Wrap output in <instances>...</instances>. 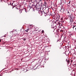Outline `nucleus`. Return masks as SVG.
<instances>
[{
    "mask_svg": "<svg viewBox=\"0 0 76 76\" xmlns=\"http://www.w3.org/2000/svg\"><path fill=\"white\" fill-rule=\"evenodd\" d=\"M72 18H73L72 17H70V18L71 19H72Z\"/></svg>",
    "mask_w": 76,
    "mask_h": 76,
    "instance_id": "nucleus-15",
    "label": "nucleus"
},
{
    "mask_svg": "<svg viewBox=\"0 0 76 76\" xmlns=\"http://www.w3.org/2000/svg\"><path fill=\"white\" fill-rule=\"evenodd\" d=\"M60 18H60V15H58V16L56 17V20L57 21V22H60Z\"/></svg>",
    "mask_w": 76,
    "mask_h": 76,
    "instance_id": "nucleus-1",
    "label": "nucleus"
},
{
    "mask_svg": "<svg viewBox=\"0 0 76 76\" xmlns=\"http://www.w3.org/2000/svg\"><path fill=\"white\" fill-rule=\"evenodd\" d=\"M76 10L75 9V8H72V12H74V10Z\"/></svg>",
    "mask_w": 76,
    "mask_h": 76,
    "instance_id": "nucleus-6",
    "label": "nucleus"
},
{
    "mask_svg": "<svg viewBox=\"0 0 76 76\" xmlns=\"http://www.w3.org/2000/svg\"><path fill=\"white\" fill-rule=\"evenodd\" d=\"M61 20H63V18H61Z\"/></svg>",
    "mask_w": 76,
    "mask_h": 76,
    "instance_id": "nucleus-13",
    "label": "nucleus"
},
{
    "mask_svg": "<svg viewBox=\"0 0 76 76\" xmlns=\"http://www.w3.org/2000/svg\"><path fill=\"white\" fill-rule=\"evenodd\" d=\"M1 39H0V42H1Z\"/></svg>",
    "mask_w": 76,
    "mask_h": 76,
    "instance_id": "nucleus-18",
    "label": "nucleus"
},
{
    "mask_svg": "<svg viewBox=\"0 0 76 76\" xmlns=\"http://www.w3.org/2000/svg\"><path fill=\"white\" fill-rule=\"evenodd\" d=\"M31 1L32 3H34V2H35V0H31Z\"/></svg>",
    "mask_w": 76,
    "mask_h": 76,
    "instance_id": "nucleus-7",
    "label": "nucleus"
},
{
    "mask_svg": "<svg viewBox=\"0 0 76 76\" xmlns=\"http://www.w3.org/2000/svg\"><path fill=\"white\" fill-rule=\"evenodd\" d=\"M12 9H13V7H12Z\"/></svg>",
    "mask_w": 76,
    "mask_h": 76,
    "instance_id": "nucleus-26",
    "label": "nucleus"
},
{
    "mask_svg": "<svg viewBox=\"0 0 76 76\" xmlns=\"http://www.w3.org/2000/svg\"><path fill=\"white\" fill-rule=\"evenodd\" d=\"M68 13H69V12H68Z\"/></svg>",
    "mask_w": 76,
    "mask_h": 76,
    "instance_id": "nucleus-25",
    "label": "nucleus"
},
{
    "mask_svg": "<svg viewBox=\"0 0 76 76\" xmlns=\"http://www.w3.org/2000/svg\"><path fill=\"white\" fill-rule=\"evenodd\" d=\"M25 31H26V32H28V30H25Z\"/></svg>",
    "mask_w": 76,
    "mask_h": 76,
    "instance_id": "nucleus-16",
    "label": "nucleus"
},
{
    "mask_svg": "<svg viewBox=\"0 0 76 76\" xmlns=\"http://www.w3.org/2000/svg\"><path fill=\"white\" fill-rule=\"evenodd\" d=\"M22 10H20L19 11V12L20 13H22Z\"/></svg>",
    "mask_w": 76,
    "mask_h": 76,
    "instance_id": "nucleus-10",
    "label": "nucleus"
},
{
    "mask_svg": "<svg viewBox=\"0 0 76 76\" xmlns=\"http://www.w3.org/2000/svg\"><path fill=\"white\" fill-rule=\"evenodd\" d=\"M28 26H31V27H33V26H33V25L32 24V25H28Z\"/></svg>",
    "mask_w": 76,
    "mask_h": 76,
    "instance_id": "nucleus-8",
    "label": "nucleus"
},
{
    "mask_svg": "<svg viewBox=\"0 0 76 76\" xmlns=\"http://www.w3.org/2000/svg\"><path fill=\"white\" fill-rule=\"evenodd\" d=\"M27 30L28 31H29V28H28Z\"/></svg>",
    "mask_w": 76,
    "mask_h": 76,
    "instance_id": "nucleus-14",
    "label": "nucleus"
},
{
    "mask_svg": "<svg viewBox=\"0 0 76 76\" xmlns=\"http://www.w3.org/2000/svg\"><path fill=\"white\" fill-rule=\"evenodd\" d=\"M70 3V1L69 3V4Z\"/></svg>",
    "mask_w": 76,
    "mask_h": 76,
    "instance_id": "nucleus-21",
    "label": "nucleus"
},
{
    "mask_svg": "<svg viewBox=\"0 0 76 76\" xmlns=\"http://www.w3.org/2000/svg\"><path fill=\"white\" fill-rule=\"evenodd\" d=\"M12 5L13 6H16V3L13 2L12 4Z\"/></svg>",
    "mask_w": 76,
    "mask_h": 76,
    "instance_id": "nucleus-2",
    "label": "nucleus"
},
{
    "mask_svg": "<svg viewBox=\"0 0 76 76\" xmlns=\"http://www.w3.org/2000/svg\"><path fill=\"white\" fill-rule=\"evenodd\" d=\"M52 20H53V22H54L55 23H56V22H57V21L56 20H55V19H53Z\"/></svg>",
    "mask_w": 76,
    "mask_h": 76,
    "instance_id": "nucleus-4",
    "label": "nucleus"
},
{
    "mask_svg": "<svg viewBox=\"0 0 76 76\" xmlns=\"http://www.w3.org/2000/svg\"><path fill=\"white\" fill-rule=\"evenodd\" d=\"M42 33L44 34V30H42Z\"/></svg>",
    "mask_w": 76,
    "mask_h": 76,
    "instance_id": "nucleus-11",
    "label": "nucleus"
},
{
    "mask_svg": "<svg viewBox=\"0 0 76 76\" xmlns=\"http://www.w3.org/2000/svg\"><path fill=\"white\" fill-rule=\"evenodd\" d=\"M67 59H66V61H67V63H68V64H69L70 63V61H69V60H67Z\"/></svg>",
    "mask_w": 76,
    "mask_h": 76,
    "instance_id": "nucleus-5",
    "label": "nucleus"
},
{
    "mask_svg": "<svg viewBox=\"0 0 76 76\" xmlns=\"http://www.w3.org/2000/svg\"><path fill=\"white\" fill-rule=\"evenodd\" d=\"M25 9V12H26V10L25 9Z\"/></svg>",
    "mask_w": 76,
    "mask_h": 76,
    "instance_id": "nucleus-24",
    "label": "nucleus"
},
{
    "mask_svg": "<svg viewBox=\"0 0 76 76\" xmlns=\"http://www.w3.org/2000/svg\"><path fill=\"white\" fill-rule=\"evenodd\" d=\"M73 29H74V28H75V29L76 31V26H74L73 27Z\"/></svg>",
    "mask_w": 76,
    "mask_h": 76,
    "instance_id": "nucleus-9",
    "label": "nucleus"
},
{
    "mask_svg": "<svg viewBox=\"0 0 76 76\" xmlns=\"http://www.w3.org/2000/svg\"><path fill=\"white\" fill-rule=\"evenodd\" d=\"M64 0H63V3H64Z\"/></svg>",
    "mask_w": 76,
    "mask_h": 76,
    "instance_id": "nucleus-23",
    "label": "nucleus"
},
{
    "mask_svg": "<svg viewBox=\"0 0 76 76\" xmlns=\"http://www.w3.org/2000/svg\"><path fill=\"white\" fill-rule=\"evenodd\" d=\"M73 20H72V21H71V22H73Z\"/></svg>",
    "mask_w": 76,
    "mask_h": 76,
    "instance_id": "nucleus-22",
    "label": "nucleus"
},
{
    "mask_svg": "<svg viewBox=\"0 0 76 76\" xmlns=\"http://www.w3.org/2000/svg\"><path fill=\"white\" fill-rule=\"evenodd\" d=\"M61 10H60V12H64V11L65 10L64 9H61Z\"/></svg>",
    "mask_w": 76,
    "mask_h": 76,
    "instance_id": "nucleus-3",
    "label": "nucleus"
},
{
    "mask_svg": "<svg viewBox=\"0 0 76 76\" xmlns=\"http://www.w3.org/2000/svg\"><path fill=\"white\" fill-rule=\"evenodd\" d=\"M42 12H43V13H44L45 14V13L44 12V11H42Z\"/></svg>",
    "mask_w": 76,
    "mask_h": 76,
    "instance_id": "nucleus-19",
    "label": "nucleus"
},
{
    "mask_svg": "<svg viewBox=\"0 0 76 76\" xmlns=\"http://www.w3.org/2000/svg\"><path fill=\"white\" fill-rule=\"evenodd\" d=\"M65 2H64V3H66V1H64Z\"/></svg>",
    "mask_w": 76,
    "mask_h": 76,
    "instance_id": "nucleus-20",
    "label": "nucleus"
},
{
    "mask_svg": "<svg viewBox=\"0 0 76 76\" xmlns=\"http://www.w3.org/2000/svg\"><path fill=\"white\" fill-rule=\"evenodd\" d=\"M24 41H25V40H26V39H25V38L24 39H23Z\"/></svg>",
    "mask_w": 76,
    "mask_h": 76,
    "instance_id": "nucleus-17",
    "label": "nucleus"
},
{
    "mask_svg": "<svg viewBox=\"0 0 76 76\" xmlns=\"http://www.w3.org/2000/svg\"><path fill=\"white\" fill-rule=\"evenodd\" d=\"M0 76H1V75H0Z\"/></svg>",
    "mask_w": 76,
    "mask_h": 76,
    "instance_id": "nucleus-27",
    "label": "nucleus"
},
{
    "mask_svg": "<svg viewBox=\"0 0 76 76\" xmlns=\"http://www.w3.org/2000/svg\"><path fill=\"white\" fill-rule=\"evenodd\" d=\"M71 61L72 63V62H73L74 61H73V60H71Z\"/></svg>",
    "mask_w": 76,
    "mask_h": 76,
    "instance_id": "nucleus-12",
    "label": "nucleus"
}]
</instances>
